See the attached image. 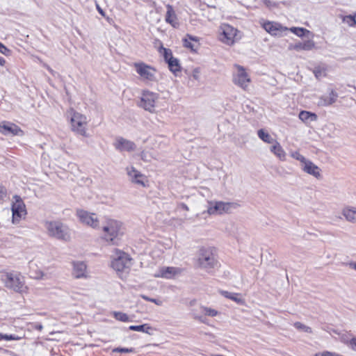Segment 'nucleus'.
<instances>
[{"label":"nucleus","mask_w":356,"mask_h":356,"mask_svg":"<svg viewBox=\"0 0 356 356\" xmlns=\"http://www.w3.org/2000/svg\"><path fill=\"white\" fill-rule=\"evenodd\" d=\"M104 234L102 238L109 245H118L122 235V224L120 221L113 219H107L106 224L103 225Z\"/></svg>","instance_id":"obj_1"},{"label":"nucleus","mask_w":356,"mask_h":356,"mask_svg":"<svg viewBox=\"0 0 356 356\" xmlns=\"http://www.w3.org/2000/svg\"><path fill=\"white\" fill-rule=\"evenodd\" d=\"M44 227L48 235L51 237L64 241L70 240L71 236L69 228L60 221H45Z\"/></svg>","instance_id":"obj_2"},{"label":"nucleus","mask_w":356,"mask_h":356,"mask_svg":"<svg viewBox=\"0 0 356 356\" xmlns=\"http://www.w3.org/2000/svg\"><path fill=\"white\" fill-rule=\"evenodd\" d=\"M214 251L212 248H202L199 250L198 266L207 272L218 266V261Z\"/></svg>","instance_id":"obj_3"},{"label":"nucleus","mask_w":356,"mask_h":356,"mask_svg":"<svg viewBox=\"0 0 356 356\" xmlns=\"http://www.w3.org/2000/svg\"><path fill=\"white\" fill-rule=\"evenodd\" d=\"M5 286L17 293L26 291V286L24 277L17 273H6L1 277Z\"/></svg>","instance_id":"obj_4"},{"label":"nucleus","mask_w":356,"mask_h":356,"mask_svg":"<svg viewBox=\"0 0 356 356\" xmlns=\"http://www.w3.org/2000/svg\"><path fill=\"white\" fill-rule=\"evenodd\" d=\"M112 257L111 266L116 271H123L131 266L129 255L122 251L115 249Z\"/></svg>","instance_id":"obj_5"},{"label":"nucleus","mask_w":356,"mask_h":356,"mask_svg":"<svg viewBox=\"0 0 356 356\" xmlns=\"http://www.w3.org/2000/svg\"><path fill=\"white\" fill-rule=\"evenodd\" d=\"M237 204L234 202H225L222 201L208 202L207 213L209 215H221L228 213L231 210L236 209Z\"/></svg>","instance_id":"obj_6"},{"label":"nucleus","mask_w":356,"mask_h":356,"mask_svg":"<svg viewBox=\"0 0 356 356\" xmlns=\"http://www.w3.org/2000/svg\"><path fill=\"white\" fill-rule=\"evenodd\" d=\"M159 99V95L149 91H143L140 97L139 106L150 113L155 111L156 102Z\"/></svg>","instance_id":"obj_7"},{"label":"nucleus","mask_w":356,"mask_h":356,"mask_svg":"<svg viewBox=\"0 0 356 356\" xmlns=\"http://www.w3.org/2000/svg\"><path fill=\"white\" fill-rule=\"evenodd\" d=\"M221 30L220 40L226 44L232 45L240 38L237 36L239 31L229 24L222 25Z\"/></svg>","instance_id":"obj_8"},{"label":"nucleus","mask_w":356,"mask_h":356,"mask_svg":"<svg viewBox=\"0 0 356 356\" xmlns=\"http://www.w3.org/2000/svg\"><path fill=\"white\" fill-rule=\"evenodd\" d=\"M15 202L12 204L13 222H19L22 217L26 215V206L19 195H14Z\"/></svg>","instance_id":"obj_9"},{"label":"nucleus","mask_w":356,"mask_h":356,"mask_svg":"<svg viewBox=\"0 0 356 356\" xmlns=\"http://www.w3.org/2000/svg\"><path fill=\"white\" fill-rule=\"evenodd\" d=\"M71 124L74 131L81 136H87L86 129L87 120L85 115L74 112L71 118Z\"/></svg>","instance_id":"obj_10"},{"label":"nucleus","mask_w":356,"mask_h":356,"mask_svg":"<svg viewBox=\"0 0 356 356\" xmlns=\"http://www.w3.org/2000/svg\"><path fill=\"white\" fill-rule=\"evenodd\" d=\"M134 67L136 72L143 79H145L149 81H154L156 80V70L154 67H151L150 65H147L144 63H135Z\"/></svg>","instance_id":"obj_11"},{"label":"nucleus","mask_w":356,"mask_h":356,"mask_svg":"<svg viewBox=\"0 0 356 356\" xmlns=\"http://www.w3.org/2000/svg\"><path fill=\"white\" fill-rule=\"evenodd\" d=\"M236 67L238 71L233 76V82L243 90H246L250 83V78L242 66L236 65Z\"/></svg>","instance_id":"obj_12"},{"label":"nucleus","mask_w":356,"mask_h":356,"mask_svg":"<svg viewBox=\"0 0 356 356\" xmlns=\"http://www.w3.org/2000/svg\"><path fill=\"white\" fill-rule=\"evenodd\" d=\"M76 216L82 223L95 229L99 227V220L95 213H89L83 209H77Z\"/></svg>","instance_id":"obj_13"},{"label":"nucleus","mask_w":356,"mask_h":356,"mask_svg":"<svg viewBox=\"0 0 356 356\" xmlns=\"http://www.w3.org/2000/svg\"><path fill=\"white\" fill-rule=\"evenodd\" d=\"M0 133L5 136H17L22 133V131L17 125L3 121L0 122Z\"/></svg>","instance_id":"obj_14"},{"label":"nucleus","mask_w":356,"mask_h":356,"mask_svg":"<svg viewBox=\"0 0 356 356\" xmlns=\"http://www.w3.org/2000/svg\"><path fill=\"white\" fill-rule=\"evenodd\" d=\"M114 147L120 152H131L136 149V145L134 142L120 137L116 139Z\"/></svg>","instance_id":"obj_15"},{"label":"nucleus","mask_w":356,"mask_h":356,"mask_svg":"<svg viewBox=\"0 0 356 356\" xmlns=\"http://www.w3.org/2000/svg\"><path fill=\"white\" fill-rule=\"evenodd\" d=\"M301 168L305 172L314 176L318 179H320L322 177L321 174V170L320 168L308 159L301 166Z\"/></svg>","instance_id":"obj_16"},{"label":"nucleus","mask_w":356,"mask_h":356,"mask_svg":"<svg viewBox=\"0 0 356 356\" xmlns=\"http://www.w3.org/2000/svg\"><path fill=\"white\" fill-rule=\"evenodd\" d=\"M126 170L129 179L132 183L145 186V183L143 181L145 176L141 172L138 171L133 166L127 167Z\"/></svg>","instance_id":"obj_17"},{"label":"nucleus","mask_w":356,"mask_h":356,"mask_svg":"<svg viewBox=\"0 0 356 356\" xmlns=\"http://www.w3.org/2000/svg\"><path fill=\"white\" fill-rule=\"evenodd\" d=\"M262 27L272 35H281L283 31L286 30V28H283L282 26L277 22H266L262 24Z\"/></svg>","instance_id":"obj_18"},{"label":"nucleus","mask_w":356,"mask_h":356,"mask_svg":"<svg viewBox=\"0 0 356 356\" xmlns=\"http://www.w3.org/2000/svg\"><path fill=\"white\" fill-rule=\"evenodd\" d=\"M180 273V269L176 267H162L156 277H161L166 279H171Z\"/></svg>","instance_id":"obj_19"},{"label":"nucleus","mask_w":356,"mask_h":356,"mask_svg":"<svg viewBox=\"0 0 356 356\" xmlns=\"http://www.w3.org/2000/svg\"><path fill=\"white\" fill-rule=\"evenodd\" d=\"M86 265L82 261L73 262L72 275L76 278L86 277Z\"/></svg>","instance_id":"obj_20"},{"label":"nucleus","mask_w":356,"mask_h":356,"mask_svg":"<svg viewBox=\"0 0 356 356\" xmlns=\"http://www.w3.org/2000/svg\"><path fill=\"white\" fill-rule=\"evenodd\" d=\"M167 12L165 15V22L172 26L174 28L179 26V24L172 6L170 4L167 5Z\"/></svg>","instance_id":"obj_21"},{"label":"nucleus","mask_w":356,"mask_h":356,"mask_svg":"<svg viewBox=\"0 0 356 356\" xmlns=\"http://www.w3.org/2000/svg\"><path fill=\"white\" fill-rule=\"evenodd\" d=\"M338 97V94L332 90L328 96H322L320 97L318 104L322 106H327L334 104Z\"/></svg>","instance_id":"obj_22"},{"label":"nucleus","mask_w":356,"mask_h":356,"mask_svg":"<svg viewBox=\"0 0 356 356\" xmlns=\"http://www.w3.org/2000/svg\"><path fill=\"white\" fill-rule=\"evenodd\" d=\"M315 47V43L312 40H307L303 42H298L293 46H291V49L296 51H309Z\"/></svg>","instance_id":"obj_23"},{"label":"nucleus","mask_w":356,"mask_h":356,"mask_svg":"<svg viewBox=\"0 0 356 356\" xmlns=\"http://www.w3.org/2000/svg\"><path fill=\"white\" fill-rule=\"evenodd\" d=\"M299 119L305 124H309L311 122L317 120V115L307 111H302L299 113Z\"/></svg>","instance_id":"obj_24"},{"label":"nucleus","mask_w":356,"mask_h":356,"mask_svg":"<svg viewBox=\"0 0 356 356\" xmlns=\"http://www.w3.org/2000/svg\"><path fill=\"white\" fill-rule=\"evenodd\" d=\"M128 329L132 331L145 332L149 335H152L154 331L155 330L154 328H153L149 324L147 323L139 325H130Z\"/></svg>","instance_id":"obj_25"},{"label":"nucleus","mask_w":356,"mask_h":356,"mask_svg":"<svg viewBox=\"0 0 356 356\" xmlns=\"http://www.w3.org/2000/svg\"><path fill=\"white\" fill-rule=\"evenodd\" d=\"M270 151L280 160H285L286 153L278 142L275 141V144L270 147Z\"/></svg>","instance_id":"obj_26"},{"label":"nucleus","mask_w":356,"mask_h":356,"mask_svg":"<svg viewBox=\"0 0 356 356\" xmlns=\"http://www.w3.org/2000/svg\"><path fill=\"white\" fill-rule=\"evenodd\" d=\"M343 216L349 222H355L356 221V209H349L346 208L343 210L342 212Z\"/></svg>","instance_id":"obj_27"},{"label":"nucleus","mask_w":356,"mask_h":356,"mask_svg":"<svg viewBox=\"0 0 356 356\" xmlns=\"http://www.w3.org/2000/svg\"><path fill=\"white\" fill-rule=\"evenodd\" d=\"M221 293L227 298L231 299L236 302L238 304L243 305L244 303V300L239 297L238 293H231L226 291H223Z\"/></svg>","instance_id":"obj_28"},{"label":"nucleus","mask_w":356,"mask_h":356,"mask_svg":"<svg viewBox=\"0 0 356 356\" xmlns=\"http://www.w3.org/2000/svg\"><path fill=\"white\" fill-rule=\"evenodd\" d=\"M257 135L261 140L266 143L271 144L276 141L268 133L262 129L258 130Z\"/></svg>","instance_id":"obj_29"},{"label":"nucleus","mask_w":356,"mask_h":356,"mask_svg":"<svg viewBox=\"0 0 356 356\" xmlns=\"http://www.w3.org/2000/svg\"><path fill=\"white\" fill-rule=\"evenodd\" d=\"M167 63L168 64L170 70L174 74H176L177 72L181 71V66L179 65V61L177 58H173Z\"/></svg>","instance_id":"obj_30"},{"label":"nucleus","mask_w":356,"mask_h":356,"mask_svg":"<svg viewBox=\"0 0 356 356\" xmlns=\"http://www.w3.org/2000/svg\"><path fill=\"white\" fill-rule=\"evenodd\" d=\"M30 273H31V277L34 278V279H37V280H39V279H42L44 276V273L40 270H34L33 269V266L35 265L33 263H30Z\"/></svg>","instance_id":"obj_31"},{"label":"nucleus","mask_w":356,"mask_h":356,"mask_svg":"<svg viewBox=\"0 0 356 356\" xmlns=\"http://www.w3.org/2000/svg\"><path fill=\"white\" fill-rule=\"evenodd\" d=\"M113 316L118 321H122V322H129L130 321L129 316L123 312H113L112 313Z\"/></svg>","instance_id":"obj_32"},{"label":"nucleus","mask_w":356,"mask_h":356,"mask_svg":"<svg viewBox=\"0 0 356 356\" xmlns=\"http://www.w3.org/2000/svg\"><path fill=\"white\" fill-rule=\"evenodd\" d=\"M160 51H163V56L166 63H168L169 60L174 58L172 56V51L170 49H167L161 46Z\"/></svg>","instance_id":"obj_33"},{"label":"nucleus","mask_w":356,"mask_h":356,"mask_svg":"<svg viewBox=\"0 0 356 356\" xmlns=\"http://www.w3.org/2000/svg\"><path fill=\"white\" fill-rule=\"evenodd\" d=\"M293 326L298 330H301V331L307 332V333L312 332V330L310 327L307 326L300 322L294 323Z\"/></svg>","instance_id":"obj_34"},{"label":"nucleus","mask_w":356,"mask_h":356,"mask_svg":"<svg viewBox=\"0 0 356 356\" xmlns=\"http://www.w3.org/2000/svg\"><path fill=\"white\" fill-rule=\"evenodd\" d=\"M290 31L299 37H302L305 35V33H309V31L304 28L300 27H292L290 29Z\"/></svg>","instance_id":"obj_35"},{"label":"nucleus","mask_w":356,"mask_h":356,"mask_svg":"<svg viewBox=\"0 0 356 356\" xmlns=\"http://www.w3.org/2000/svg\"><path fill=\"white\" fill-rule=\"evenodd\" d=\"M356 15H346L343 17V21L347 23L350 26H356Z\"/></svg>","instance_id":"obj_36"},{"label":"nucleus","mask_w":356,"mask_h":356,"mask_svg":"<svg viewBox=\"0 0 356 356\" xmlns=\"http://www.w3.org/2000/svg\"><path fill=\"white\" fill-rule=\"evenodd\" d=\"M291 156L296 160L299 161L301 163V165L307 160L305 156L300 154L299 152H291Z\"/></svg>","instance_id":"obj_37"},{"label":"nucleus","mask_w":356,"mask_h":356,"mask_svg":"<svg viewBox=\"0 0 356 356\" xmlns=\"http://www.w3.org/2000/svg\"><path fill=\"white\" fill-rule=\"evenodd\" d=\"M20 337L15 335V334H3L0 333V340H6V341H11V340H19Z\"/></svg>","instance_id":"obj_38"},{"label":"nucleus","mask_w":356,"mask_h":356,"mask_svg":"<svg viewBox=\"0 0 356 356\" xmlns=\"http://www.w3.org/2000/svg\"><path fill=\"white\" fill-rule=\"evenodd\" d=\"M113 353H130L135 352V350L133 348H127L118 347V348H115L114 349H113Z\"/></svg>","instance_id":"obj_39"},{"label":"nucleus","mask_w":356,"mask_h":356,"mask_svg":"<svg viewBox=\"0 0 356 356\" xmlns=\"http://www.w3.org/2000/svg\"><path fill=\"white\" fill-rule=\"evenodd\" d=\"M202 310L205 315L209 316H216L218 314L217 311L215 309L208 308V307H202Z\"/></svg>","instance_id":"obj_40"},{"label":"nucleus","mask_w":356,"mask_h":356,"mask_svg":"<svg viewBox=\"0 0 356 356\" xmlns=\"http://www.w3.org/2000/svg\"><path fill=\"white\" fill-rule=\"evenodd\" d=\"M141 298L143 300H147V301H149V302H154L156 305H159L160 306V305H162V301L160 300L149 298L148 296H147L145 295H141Z\"/></svg>","instance_id":"obj_41"},{"label":"nucleus","mask_w":356,"mask_h":356,"mask_svg":"<svg viewBox=\"0 0 356 356\" xmlns=\"http://www.w3.org/2000/svg\"><path fill=\"white\" fill-rule=\"evenodd\" d=\"M314 356H342L338 355L335 353L330 352V351H323L322 353H318L314 355Z\"/></svg>","instance_id":"obj_42"},{"label":"nucleus","mask_w":356,"mask_h":356,"mask_svg":"<svg viewBox=\"0 0 356 356\" xmlns=\"http://www.w3.org/2000/svg\"><path fill=\"white\" fill-rule=\"evenodd\" d=\"M7 196V189L3 186H0V200H3Z\"/></svg>","instance_id":"obj_43"},{"label":"nucleus","mask_w":356,"mask_h":356,"mask_svg":"<svg viewBox=\"0 0 356 356\" xmlns=\"http://www.w3.org/2000/svg\"><path fill=\"white\" fill-rule=\"evenodd\" d=\"M183 44L185 47L189 48L191 50H194V46L191 43V41L188 40L186 38L183 39Z\"/></svg>","instance_id":"obj_44"},{"label":"nucleus","mask_w":356,"mask_h":356,"mask_svg":"<svg viewBox=\"0 0 356 356\" xmlns=\"http://www.w3.org/2000/svg\"><path fill=\"white\" fill-rule=\"evenodd\" d=\"M0 52L6 56H7L10 52V50L1 42H0Z\"/></svg>","instance_id":"obj_45"},{"label":"nucleus","mask_w":356,"mask_h":356,"mask_svg":"<svg viewBox=\"0 0 356 356\" xmlns=\"http://www.w3.org/2000/svg\"><path fill=\"white\" fill-rule=\"evenodd\" d=\"M349 346L354 351H356V337L351 339L349 341Z\"/></svg>","instance_id":"obj_46"},{"label":"nucleus","mask_w":356,"mask_h":356,"mask_svg":"<svg viewBox=\"0 0 356 356\" xmlns=\"http://www.w3.org/2000/svg\"><path fill=\"white\" fill-rule=\"evenodd\" d=\"M96 8H97V11L99 12V13L103 16V17H105V13L104 11L103 10V9L98 5V4H96Z\"/></svg>","instance_id":"obj_47"},{"label":"nucleus","mask_w":356,"mask_h":356,"mask_svg":"<svg viewBox=\"0 0 356 356\" xmlns=\"http://www.w3.org/2000/svg\"><path fill=\"white\" fill-rule=\"evenodd\" d=\"M264 3L268 7L275 6V3H273L270 0H264Z\"/></svg>","instance_id":"obj_48"},{"label":"nucleus","mask_w":356,"mask_h":356,"mask_svg":"<svg viewBox=\"0 0 356 356\" xmlns=\"http://www.w3.org/2000/svg\"><path fill=\"white\" fill-rule=\"evenodd\" d=\"M186 37L191 41H195V42H198L199 41V39L197 37H195V36H193L191 35H189V34H187L186 35Z\"/></svg>","instance_id":"obj_49"},{"label":"nucleus","mask_w":356,"mask_h":356,"mask_svg":"<svg viewBox=\"0 0 356 356\" xmlns=\"http://www.w3.org/2000/svg\"><path fill=\"white\" fill-rule=\"evenodd\" d=\"M314 74L316 76V78H318L321 75V70H318V69H316L314 71Z\"/></svg>","instance_id":"obj_50"},{"label":"nucleus","mask_w":356,"mask_h":356,"mask_svg":"<svg viewBox=\"0 0 356 356\" xmlns=\"http://www.w3.org/2000/svg\"><path fill=\"white\" fill-rule=\"evenodd\" d=\"M349 266L350 268L356 270V262H350Z\"/></svg>","instance_id":"obj_51"},{"label":"nucleus","mask_w":356,"mask_h":356,"mask_svg":"<svg viewBox=\"0 0 356 356\" xmlns=\"http://www.w3.org/2000/svg\"><path fill=\"white\" fill-rule=\"evenodd\" d=\"M6 63V60L3 57L0 56V65L3 66Z\"/></svg>","instance_id":"obj_52"},{"label":"nucleus","mask_w":356,"mask_h":356,"mask_svg":"<svg viewBox=\"0 0 356 356\" xmlns=\"http://www.w3.org/2000/svg\"><path fill=\"white\" fill-rule=\"evenodd\" d=\"M181 207H182L184 210H186V211H188V206H187L186 204H184V203H181Z\"/></svg>","instance_id":"obj_53"},{"label":"nucleus","mask_w":356,"mask_h":356,"mask_svg":"<svg viewBox=\"0 0 356 356\" xmlns=\"http://www.w3.org/2000/svg\"><path fill=\"white\" fill-rule=\"evenodd\" d=\"M36 329L38 330H42V325H38L36 326Z\"/></svg>","instance_id":"obj_54"},{"label":"nucleus","mask_w":356,"mask_h":356,"mask_svg":"<svg viewBox=\"0 0 356 356\" xmlns=\"http://www.w3.org/2000/svg\"><path fill=\"white\" fill-rule=\"evenodd\" d=\"M47 70H48L51 73H52V72H53V70H52L49 67H47Z\"/></svg>","instance_id":"obj_55"}]
</instances>
